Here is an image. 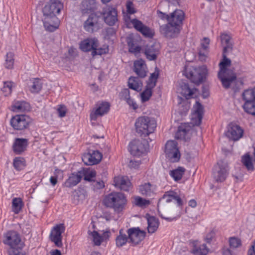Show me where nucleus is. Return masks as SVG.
Masks as SVG:
<instances>
[{
  "label": "nucleus",
  "instance_id": "nucleus-49",
  "mask_svg": "<svg viewBox=\"0 0 255 255\" xmlns=\"http://www.w3.org/2000/svg\"><path fill=\"white\" fill-rule=\"evenodd\" d=\"M14 54L9 52L7 53L5 58V62L4 63L5 67L7 69H12L13 67L14 64Z\"/></svg>",
  "mask_w": 255,
  "mask_h": 255
},
{
  "label": "nucleus",
  "instance_id": "nucleus-23",
  "mask_svg": "<svg viewBox=\"0 0 255 255\" xmlns=\"http://www.w3.org/2000/svg\"><path fill=\"white\" fill-rule=\"evenodd\" d=\"M139 192L145 197H152L155 195L156 186L150 182L144 183L139 186Z\"/></svg>",
  "mask_w": 255,
  "mask_h": 255
},
{
  "label": "nucleus",
  "instance_id": "nucleus-61",
  "mask_svg": "<svg viewBox=\"0 0 255 255\" xmlns=\"http://www.w3.org/2000/svg\"><path fill=\"white\" fill-rule=\"evenodd\" d=\"M173 200H174L176 202L177 204L179 206H181L183 205V202L179 197L177 194L176 192H174V194L173 195Z\"/></svg>",
  "mask_w": 255,
  "mask_h": 255
},
{
  "label": "nucleus",
  "instance_id": "nucleus-58",
  "mask_svg": "<svg viewBox=\"0 0 255 255\" xmlns=\"http://www.w3.org/2000/svg\"><path fill=\"white\" fill-rule=\"evenodd\" d=\"M127 12L129 14H133L135 12L134 8L133 7V3L131 1H128L127 3Z\"/></svg>",
  "mask_w": 255,
  "mask_h": 255
},
{
  "label": "nucleus",
  "instance_id": "nucleus-41",
  "mask_svg": "<svg viewBox=\"0 0 255 255\" xmlns=\"http://www.w3.org/2000/svg\"><path fill=\"white\" fill-rule=\"evenodd\" d=\"M191 252L194 255H207L209 252V249L206 244H203L199 246H195Z\"/></svg>",
  "mask_w": 255,
  "mask_h": 255
},
{
  "label": "nucleus",
  "instance_id": "nucleus-31",
  "mask_svg": "<svg viewBox=\"0 0 255 255\" xmlns=\"http://www.w3.org/2000/svg\"><path fill=\"white\" fill-rule=\"evenodd\" d=\"M221 44L224 46V53H227L233 49V44L231 42V37L227 34L223 33L221 34Z\"/></svg>",
  "mask_w": 255,
  "mask_h": 255
},
{
  "label": "nucleus",
  "instance_id": "nucleus-42",
  "mask_svg": "<svg viewBox=\"0 0 255 255\" xmlns=\"http://www.w3.org/2000/svg\"><path fill=\"white\" fill-rule=\"evenodd\" d=\"M13 166L17 171L22 170L26 166L25 159L22 157H16L13 160Z\"/></svg>",
  "mask_w": 255,
  "mask_h": 255
},
{
  "label": "nucleus",
  "instance_id": "nucleus-17",
  "mask_svg": "<svg viewBox=\"0 0 255 255\" xmlns=\"http://www.w3.org/2000/svg\"><path fill=\"white\" fill-rule=\"evenodd\" d=\"M131 23L134 28L145 37L152 38L153 36L154 31L149 27L143 24L141 21L135 18L131 20Z\"/></svg>",
  "mask_w": 255,
  "mask_h": 255
},
{
  "label": "nucleus",
  "instance_id": "nucleus-36",
  "mask_svg": "<svg viewBox=\"0 0 255 255\" xmlns=\"http://www.w3.org/2000/svg\"><path fill=\"white\" fill-rule=\"evenodd\" d=\"M195 109V114L197 118V120L195 122L196 126H199L202 122L204 113L203 106L199 101H196L195 105L194 106Z\"/></svg>",
  "mask_w": 255,
  "mask_h": 255
},
{
  "label": "nucleus",
  "instance_id": "nucleus-16",
  "mask_svg": "<svg viewBox=\"0 0 255 255\" xmlns=\"http://www.w3.org/2000/svg\"><path fill=\"white\" fill-rule=\"evenodd\" d=\"M102 154L98 150H90L82 156V160L85 164L92 165L99 163L102 158Z\"/></svg>",
  "mask_w": 255,
  "mask_h": 255
},
{
  "label": "nucleus",
  "instance_id": "nucleus-53",
  "mask_svg": "<svg viewBox=\"0 0 255 255\" xmlns=\"http://www.w3.org/2000/svg\"><path fill=\"white\" fill-rule=\"evenodd\" d=\"M93 237V241L96 246H100L103 241V237L96 231H93L91 233Z\"/></svg>",
  "mask_w": 255,
  "mask_h": 255
},
{
  "label": "nucleus",
  "instance_id": "nucleus-56",
  "mask_svg": "<svg viewBox=\"0 0 255 255\" xmlns=\"http://www.w3.org/2000/svg\"><path fill=\"white\" fill-rule=\"evenodd\" d=\"M57 111L59 117L62 118L65 116L67 112V109L65 106L60 105L58 108Z\"/></svg>",
  "mask_w": 255,
  "mask_h": 255
},
{
  "label": "nucleus",
  "instance_id": "nucleus-11",
  "mask_svg": "<svg viewBox=\"0 0 255 255\" xmlns=\"http://www.w3.org/2000/svg\"><path fill=\"white\" fill-rule=\"evenodd\" d=\"M165 152L172 162H178L180 158V153L177 148V143L174 140H168L166 144Z\"/></svg>",
  "mask_w": 255,
  "mask_h": 255
},
{
  "label": "nucleus",
  "instance_id": "nucleus-64",
  "mask_svg": "<svg viewBox=\"0 0 255 255\" xmlns=\"http://www.w3.org/2000/svg\"><path fill=\"white\" fill-rule=\"evenodd\" d=\"M94 186L98 189H101L105 187L104 183L103 181H97Z\"/></svg>",
  "mask_w": 255,
  "mask_h": 255
},
{
  "label": "nucleus",
  "instance_id": "nucleus-51",
  "mask_svg": "<svg viewBox=\"0 0 255 255\" xmlns=\"http://www.w3.org/2000/svg\"><path fill=\"white\" fill-rule=\"evenodd\" d=\"M158 77V73L154 72L151 74L150 76L148 79L147 85H149L151 88H154L156 86L157 80Z\"/></svg>",
  "mask_w": 255,
  "mask_h": 255
},
{
  "label": "nucleus",
  "instance_id": "nucleus-46",
  "mask_svg": "<svg viewBox=\"0 0 255 255\" xmlns=\"http://www.w3.org/2000/svg\"><path fill=\"white\" fill-rule=\"evenodd\" d=\"M242 162L249 171H253L254 170L252 159L249 154L247 153L242 157Z\"/></svg>",
  "mask_w": 255,
  "mask_h": 255
},
{
  "label": "nucleus",
  "instance_id": "nucleus-52",
  "mask_svg": "<svg viewBox=\"0 0 255 255\" xmlns=\"http://www.w3.org/2000/svg\"><path fill=\"white\" fill-rule=\"evenodd\" d=\"M135 204L140 207H143L150 204V201L148 200L143 199L140 197L137 196L134 198Z\"/></svg>",
  "mask_w": 255,
  "mask_h": 255
},
{
  "label": "nucleus",
  "instance_id": "nucleus-26",
  "mask_svg": "<svg viewBox=\"0 0 255 255\" xmlns=\"http://www.w3.org/2000/svg\"><path fill=\"white\" fill-rule=\"evenodd\" d=\"M144 53L148 60H155L159 53L158 45L156 43L147 45L144 48Z\"/></svg>",
  "mask_w": 255,
  "mask_h": 255
},
{
  "label": "nucleus",
  "instance_id": "nucleus-25",
  "mask_svg": "<svg viewBox=\"0 0 255 255\" xmlns=\"http://www.w3.org/2000/svg\"><path fill=\"white\" fill-rule=\"evenodd\" d=\"M185 14L183 10L176 9L171 13L169 18V24L180 26L182 24Z\"/></svg>",
  "mask_w": 255,
  "mask_h": 255
},
{
  "label": "nucleus",
  "instance_id": "nucleus-37",
  "mask_svg": "<svg viewBox=\"0 0 255 255\" xmlns=\"http://www.w3.org/2000/svg\"><path fill=\"white\" fill-rule=\"evenodd\" d=\"M147 230L150 234L154 233L158 228L159 222L157 219L153 216H150L147 219Z\"/></svg>",
  "mask_w": 255,
  "mask_h": 255
},
{
  "label": "nucleus",
  "instance_id": "nucleus-59",
  "mask_svg": "<svg viewBox=\"0 0 255 255\" xmlns=\"http://www.w3.org/2000/svg\"><path fill=\"white\" fill-rule=\"evenodd\" d=\"M157 13L158 14L159 17H160L162 19H166L169 23L170 15L166 14L165 13L161 12L159 10H157Z\"/></svg>",
  "mask_w": 255,
  "mask_h": 255
},
{
  "label": "nucleus",
  "instance_id": "nucleus-57",
  "mask_svg": "<svg viewBox=\"0 0 255 255\" xmlns=\"http://www.w3.org/2000/svg\"><path fill=\"white\" fill-rule=\"evenodd\" d=\"M127 103L128 105L130 108H131L133 110H136L138 108V105L136 104V102L134 100L131 98V97L129 98L126 100Z\"/></svg>",
  "mask_w": 255,
  "mask_h": 255
},
{
  "label": "nucleus",
  "instance_id": "nucleus-48",
  "mask_svg": "<svg viewBox=\"0 0 255 255\" xmlns=\"http://www.w3.org/2000/svg\"><path fill=\"white\" fill-rule=\"evenodd\" d=\"M149 85H146L145 89L141 93V98L142 102H145L149 100L152 96V89Z\"/></svg>",
  "mask_w": 255,
  "mask_h": 255
},
{
  "label": "nucleus",
  "instance_id": "nucleus-8",
  "mask_svg": "<svg viewBox=\"0 0 255 255\" xmlns=\"http://www.w3.org/2000/svg\"><path fill=\"white\" fill-rule=\"evenodd\" d=\"M32 122L29 116L25 115H16L10 120V125L14 130H23L27 129Z\"/></svg>",
  "mask_w": 255,
  "mask_h": 255
},
{
  "label": "nucleus",
  "instance_id": "nucleus-63",
  "mask_svg": "<svg viewBox=\"0 0 255 255\" xmlns=\"http://www.w3.org/2000/svg\"><path fill=\"white\" fill-rule=\"evenodd\" d=\"M248 255H255V240L253 244L248 251Z\"/></svg>",
  "mask_w": 255,
  "mask_h": 255
},
{
  "label": "nucleus",
  "instance_id": "nucleus-22",
  "mask_svg": "<svg viewBox=\"0 0 255 255\" xmlns=\"http://www.w3.org/2000/svg\"><path fill=\"white\" fill-rule=\"evenodd\" d=\"M99 40L96 38H88L81 41L79 44L80 49L83 52L92 51L97 47Z\"/></svg>",
  "mask_w": 255,
  "mask_h": 255
},
{
  "label": "nucleus",
  "instance_id": "nucleus-27",
  "mask_svg": "<svg viewBox=\"0 0 255 255\" xmlns=\"http://www.w3.org/2000/svg\"><path fill=\"white\" fill-rule=\"evenodd\" d=\"M174 194V191H169L165 192L164 194L163 195V196L159 200L157 204L158 212L159 216L162 219H164L169 222L173 221L174 218L165 217L163 216V215L160 213V212L159 210V208L162 202H163V201H165L166 203H170L172 201H173Z\"/></svg>",
  "mask_w": 255,
  "mask_h": 255
},
{
  "label": "nucleus",
  "instance_id": "nucleus-12",
  "mask_svg": "<svg viewBox=\"0 0 255 255\" xmlns=\"http://www.w3.org/2000/svg\"><path fill=\"white\" fill-rule=\"evenodd\" d=\"M65 230V227L63 224H57L51 229L49 239L58 248H61L63 246L62 234L64 232Z\"/></svg>",
  "mask_w": 255,
  "mask_h": 255
},
{
  "label": "nucleus",
  "instance_id": "nucleus-13",
  "mask_svg": "<svg viewBox=\"0 0 255 255\" xmlns=\"http://www.w3.org/2000/svg\"><path fill=\"white\" fill-rule=\"evenodd\" d=\"M147 145L145 141L135 139L129 143V150L133 156H139L146 152Z\"/></svg>",
  "mask_w": 255,
  "mask_h": 255
},
{
  "label": "nucleus",
  "instance_id": "nucleus-19",
  "mask_svg": "<svg viewBox=\"0 0 255 255\" xmlns=\"http://www.w3.org/2000/svg\"><path fill=\"white\" fill-rule=\"evenodd\" d=\"M126 42L130 53L135 55L140 53L141 47L138 45L137 38L133 34H129L126 37Z\"/></svg>",
  "mask_w": 255,
  "mask_h": 255
},
{
  "label": "nucleus",
  "instance_id": "nucleus-39",
  "mask_svg": "<svg viewBox=\"0 0 255 255\" xmlns=\"http://www.w3.org/2000/svg\"><path fill=\"white\" fill-rule=\"evenodd\" d=\"M180 87L181 94L186 98L188 99L193 95V92L187 82L182 80L180 83Z\"/></svg>",
  "mask_w": 255,
  "mask_h": 255
},
{
  "label": "nucleus",
  "instance_id": "nucleus-15",
  "mask_svg": "<svg viewBox=\"0 0 255 255\" xmlns=\"http://www.w3.org/2000/svg\"><path fill=\"white\" fill-rule=\"evenodd\" d=\"M102 15L105 22L110 26L114 25L118 21L117 11L116 8L111 6L104 8L100 15Z\"/></svg>",
  "mask_w": 255,
  "mask_h": 255
},
{
  "label": "nucleus",
  "instance_id": "nucleus-4",
  "mask_svg": "<svg viewBox=\"0 0 255 255\" xmlns=\"http://www.w3.org/2000/svg\"><path fill=\"white\" fill-rule=\"evenodd\" d=\"M103 204L107 207L112 208L117 213L124 210L127 204V199L125 195L121 192H112L105 196Z\"/></svg>",
  "mask_w": 255,
  "mask_h": 255
},
{
  "label": "nucleus",
  "instance_id": "nucleus-28",
  "mask_svg": "<svg viewBox=\"0 0 255 255\" xmlns=\"http://www.w3.org/2000/svg\"><path fill=\"white\" fill-rule=\"evenodd\" d=\"M97 108L94 114H91L90 117L92 120H96L97 116H102L107 114L110 110V104L106 102H102L97 104Z\"/></svg>",
  "mask_w": 255,
  "mask_h": 255
},
{
  "label": "nucleus",
  "instance_id": "nucleus-33",
  "mask_svg": "<svg viewBox=\"0 0 255 255\" xmlns=\"http://www.w3.org/2000/svg\"><path fill=\"white\" fill-rule=\"evenodd\" d=\"M95 0H84L81 3V8L83 13H90L96 8Z\"/></svg>",
  "mask_w": 255,
  "mask_h": 255
},
{
  "label": "nucleus",
  "instance_id": "nucleus-35",
  "mask_svg": "<svg viewBox=\"0 0 255 255\" xmlns=\"http://www.w3.org/2000/svg\"><path fill=\"white\" fill-rule=\"evenodd\" d=\"M128 86L129 89L139 92L142 89V83L138 78L130 77L128 81Z\"/></svg>",
  "mask_w": 255,
  "mask_h": 255
},
{
  "label": "nucleus",
  "instance_id": "nucleus-3",
  "mask_svg": "<svg viewBox=\"0 0 255 255\" xmlns=\"http://www.w3.org/2000/svg\"><path fill=\"white\" fill-rule=\"evenodd\" d=\"M4 238L3 243L10 247L8 250L9 255H25V252L23 250L24 244L16 231L7 232L4 234Z\"/></svg>",
  "mask_w": 255,
  "mask_h": 255
},
{
  "label": "nucleus",
  "instance_id": "nucleus-20",
  "mask_svg": "<svg viewBox=\"0 0 255 255\" xmlns=\"http://www.w3.org/2000/svg\"><path fill=\"white\" fill-rule=\"evenodd\" d=\"M179 26L170 24L169 23L160 27L162 33L167 38H173L177 36L180 32Z\"/></svg>",
  "mask_w": 255,
  "mask_h": 255
},
{
  "label": "nucleus",
  "instance_id": "nucleus-47",
  "mask_svg": "<svg viewBox=\"0 0 255 255\" xmlns=\"http://www.w3.org/2000/svg\"><path fill=\"white\" fill-rule=\"evenodd\" d=\"M109 51L108 46H104L103 47H99V43L98 44L97 47H94V50L91 52L92 56L96 55H102L106 54Z\"/></svg>",
  "mask_w": 255,
  "mask_h": 255
},
{
  "label": "nucleus",
  "instance_id": "nucleus-7",
  "mask_svg": "<svg viewBox=\"0 0 255 255\" xmlns=\"http://www.w3.org/2000/svg\"><path fill=\"white\" fill-rule=\"evenodd\" d=\"M242 98L245 101L243 106L245 111L255 116V91L254 88L245 90L242 94Z\"/></svg>",
  "mask_w": 255,
  "mask_h": 255
},
{
  "label": "nucleus",
  "instance_id": "nucleus-30",
  "mask_svg": "<svg viewBox=\"0 0 255 255\" xmlns=\"http://www.w3.org/2000/svg\"><path fill=\"white\" fill-rule=\"evenodd\" d=\"M82 177L80 171L72 173L65 182V186L71 188L77 185L81 180Z\"/></svg>",
  "mask_w": 255,
  "mask_h": 255
},
{
  "label": "nucleus",
  "instance_id": "nucleus-55",
  "mask_svg": "<svg viewBox=\"0 0 255 255\" xmlns=\"http://www.w3.org/2000/svg\"><path fill=\"white\" fill-rule=\"evenodd\" d=\"M120 96L121 97V99L126 101L130 97L129 90L127 88L123 89L120 93Z\"/></svg>",
  "mask_w": 255,
  "mask_h": 255
},
{
  "label": "nucleus",
  "instance_id": "nucleus-14",
  "mask_svg": "<svg viewBox=\"0 0 255 255\" xmlns=\"http://www.w3.org/2000/svg\"><path fill=\"white\" fill-rule=\"evenodd\" d=\"M100 18V15H98L97 13H91L84 23V29L90 33L98 31L100 28L99 22Z\"/></svg>",
  "mask_w": 255,
  "mask_h": 255
},
{
  "label": "nucleus",
  "instance_id": "nucleus-24",
  "mask_svg": "<svg viewBox=\"0 0 255 255\" xmlns=\"http://www.w3.org/2000/svg\"><path fill=\"white\" fill-rule=\"evenodd\" d=\"M114 185L124 191H128L131 183L127 176H118L114 178Z\"/></svg>",
  "mask_w": 255,
  "mask_h": 255
},
{
  "label": "nucleus",
  "instance_id": "nucleus-34",
  "mask_svg": "<svg viewBox=\"0 0 255 255\" xmlns=\"http://www.w3.org/2000/svg\"><path fill=\"white\" fill-rule=\"evenodd\" d=\"M12 109L15 112H23L30 110V105L24 101H16L12 105Z\"/></svg>",
  "mask_w": 255,
  "mask_h": 255
},
{
  "label": "nucleus",
  "instance_id": "nucleus-21",
  "mask_svg": "<svg viewBox=\"0 0 255 255\" xmlns=\"http://www.w3.org/2000/svg\"><path fill=\"white\" fill-rule=\"evenodd\" d=\"M28 144L27 139L23 138H16L12 145L14 153L17 155L22 154L27 148Z\"/></svg>",
  "mask_w": 255,
  "mask_h": 255
},
{
  "label": "nucleus",
  "instance_id": "nucleus-50",
  "mask_svg": "<svg viewBox=\"0 0 255 255\" xmlns=\"http://www.w3.org/2000/svg\"><path fill=\"white\" fill-rule=\"evenodd\" d=\"M229 242L230 248L233 249L238 248L242 246L241 240L237 237H230Z\"/></svg>",
  "mask_w": 255,
  "mask_h": 255
},
{
  "label": "nucleus",
  "instance_id": "nucleus-6",
  "mask_svg": "<svg viewBox=\"0 0 255 255\" xmlns=\"http://www.w3.org/2000/svg\"><path fill=\"white\" fill-rule=\"evenodd\" d=\"M184 74L191 81L195 84L199 85L204 81L207 74V70L203 67H199L185 69L184 71Z\"/></svg>",
  "mask_w": 255,
  "mask_h": 255
},
{
  "label": "nucleus",
  "instance_id": "nucleus-1",
  "mask_svg": "<svg viewBox=\"0 0 255 255\" xmlns=\"http://www.w3.org/2000/svg\"><path fill=\"white\" fill-rule=\"evenodd\" d=\"M63 8V4L59 0H50L44 6L43 23L46 30L50 32L58 28L59 20L56 16Z\"/></svg>",
  "mask_w": 255,
  "mask_h": 255
},
{
  "label": "nucleus",
  "instance_id": "nucleus-62",
  "mask_svg": "<svg viewBox=\"0 0 255 255\" xmlns=\"http://www.w3.org/2000/svg\"><path fill=\"white\" fill-rule=\"evenodd\" d=\"M210 42V39L208 38H204L203 40V41L201 43L202 48L204 50H206L208 48V45Z\"/></svg>",
  "mask_w": 255,
  "mask_h": 255
},
{
  "label": "nucleus",
  "instance_id": "nucleus-38",
  "mask_svg": "<svg viewBox=\"0 0 255 255\" xmlns=\"http://www.w3.org/2000/svg\"><path fill=\"white\" fill-rule=\"evenodd\" d=\"M42 84L41 80L38 78L30 80L29 84V88L32 93H38L41 89Z\"/></svg>",
  "mask_w": 255,
  "mask_h": 255
},
{
  "label": "nucleus",
  "instance_id": "nucleus-5",
  "mask_svg": "<svg viewBox=\"0 0 255 255\" xmlns=\"http://www.w3.org/2000/svg\"><path fill=\"white\" fill-rule=\"evenodd\" d=\"M134 125L136 132L144 137L153 133L156 127L154 120L147 116L138 117Z\"/></svg>",
  "mask_w": 255,
  "mask_h": 255
},
{
  "label": "nucleus",
  "instance_id": "nucleus-29",
  "mask_svg": "<svg viewBox=\"0 0 255 255\" xmlns=\"http://www.w3.org/2000/svg\"><path fill=\"white\" fill-rule=\"evenodd\" d=\"M145 68L146 65L143 60L140 59L134 61L133 70L139 77L143 78L146 76Z\"/></svg>",
  "mask_w": 255,
  "mask_h": 255
},
{
  "label": "nucleus",
  "instance_id": "nucleus-18",
  "mask_svg": "<svg viewBox=\"0 0 255 255\" xmlns=\"http://www.w3.org/2000/svg\"><path fill=\"white\" fill-rule=\"evenodd\" d=\"M243 129L238 125L231 123L229 125L227 135L233 140H238L243 134Z\"/></svg>",
  "mask_w": 255,
  "mask_h": 255
},
{
  "label": "nucleus",
  "instance_id": "nucleus-54",
  "mask_svg": "<svg viewBox=\"0 0 255 255\" xmlns=\"http://www.w3.org/2000/svg\"><path fill=\"white\" fill-rule=\"evenodd\" d=\"M12 83L11 82H5L3 83V86L2 91L5 93V95L9 94L12 91Z\"/></svg>",
  "mask_w": 255,
  "mask_h": 255
},
{
  "label": "nucleus",
  "instance_id": "nucleus-9",
  "mask_svg": "<svg viewBox=\"0 0 255 255\" xmlns=\"http://www.w3.org/2000/svg\"><path fill=\"white\" fill-rule=\"evenodd\" d=\"M229 173V167L227 162L220 160L214 167L213 175L215 180L219 182L225 180Z\"/></svg>",
  "mask_w": 255,
  "mask_h": 255
},
{
  "label": "nucleus",
  "instance_id": "nucleus-44",
  "mask_svg": "<svg viewBox=\"0 0 255 255\" xmlns=\"http://www.w3.org/2000/svg\"><path fill=\"white\" fill-rule=\"evenodd\" d=\"M23 206V202L20 198H14L12 200V211L16 214H18Z\"/></svg>",
  "mask_w": 255,
  "mask_h": 255
},
{
  "label": "nucleus",
  "instance_id": "nucleus-40",
  "mask_svg": "<svg viewBox=\"0 0 255 255\" xmlns=\"http://www.w3.org/2000/svg\"><path fill=\"white\" fill-rule=\"evenodd\" d=\"M189 131V129L187 128L185 126H180L178 127V130L175 134V138L186 141L188 138L187 134Z\"/></svg>",
  "mask_w": 255,
  "mask_h": 255
},
{
  "label": "nucleus",
  "instance_id": "nucleus-32",
  "mask_svg": "<svg viewBox=\"0 0 255 255\" xmlns=\"http://www.w3.org/2000/svg\"><path fill=\"white\" fill-rule=\"evenodd\" d=\"M116 245L118 248H121L125 246L127 243H129L128 235L124 232V230L121 229L119 231V234L116 238Z\"/></svg>",
  "mask_w": 255,
  "mask_h": 255
},
{
  "label": "nucleus",
  "instance_id": "nucleus-2",
  "mask_svg": "<svg viewBox=\"0 0 255 255\" xmlns=\"http://www.w3.org/2000/svg\"><path fill=\"white\" fill-rule=\"evenodd\" d=\"M222 57L223 59L219 63L218 78L221 80L224 88L228 89L231 88L235 90V86L237 82L236 74L233 71L227 69L231 64V60L227 57V53L223 52Z\"/></svg>",
  "mask_w": 255,
  "mask_h": 255
},
{
  "label": "nucleus",
  "instance_id": "nucleus-10",
  "mask_svg": "<svg viewBox=\"0 0 255 255\" xmlns=\"http://www.w3.org/2000/svg\"><path fill=\"white\" fill-rule=\"evenodd\" d=\"M131 246L138 245L145 238L146 233L139 227H132L126 231Z\"/></svg>",
  "mask_w": 255,
  "mask_h": 255
},
{
  "label": "nucleus",
  "instance_id": "nucleus-60",
  "mask_svg": "<svg viewBox=\"0 0 255 255\" xmlns=\"http://www.w3.org/2000/svg\"><path fill=\"white\" fill-rule=\"evenodd\" d=\"M141 164V161L140 160H130L129 163V166L131 168H137L140 164Z\"/></svg>",
  "mask_w": 255,
  "mask_h": 255
},
{
  "label": "nucleus",
  "instance_id": "nucleus-45",
  "mask_svg": "<svg viewBox=\"0 0 255 255\" xmlns=\"http://www.w3.org/2000/svg\"><path fill=\"white\" fill-rule=\"evenodd\" d=\"M185 170L184 168L179 167L175 170L170 171L169 174L175 181H178L182 178Z\"/></svg>",
  "mask_w": 255,
  "mask_h": 255
},
{
  "label": "nucleus",
  "instance_id": "nucleus-43",
  "mask_svg": "<svg viewBox=\"0 0 255 255\" xmlns=\"http://www.w3.org/2000/svg\"><path fill=\"white\" fill-rule=\"evenodd\" d=\"M81 177H84V179L86 181H91L92 178L96 176V172L94 170H90L87 168H83L80 170Z\"/></svg>",
  "mask_w": 255,
  "mask_h": 255
}]
</instances>
